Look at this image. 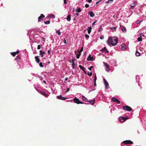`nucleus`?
<instances>
[{
  "label": "nucleus",
  "instance_id": "obj_1",
  "mask_svg": "<svg viewBox=\"0 0 146 146\" xmlns=\"http://www.w3.org/2000/svg\"><path fill=\"white\" fill-rule=\"evenodd\" d=\"M117 41L118 39L117 38L114 37L112 38L111 37L108 38L107 43L109 45H111L113 46H114L117 44Z\"/></svg>",
  "mask_w": 146,
  "mask_h": 146
},
{
  "label": "nucleus",
  "instance_id": "obj_2",
  "mask_svg": "<svg viewBox=\"0 0 146 146\" xmlns=\"http://www.w3.org/2000/svg\"><path fill=\"white\" fill-rule=\"evenodd\" d=\"M123 109L129 111H131L132 110V109L130 107L127 106H123Z\"/></svg>",
  "mask_w": 146,
  "mask_h": 146
},
{
  "label": "nucleus",
  "instance_id": "obj_3",
  "mask_svg": "<svg viewBox=\"0 0 146 146\" xmlns=\"http://www.w3.org/2000/svg\"><path fill=\"white\" fill-rule=\"evenodd\" d=\"M73 100L75 103L78 104H83V102H80L78 99L76 97L73 99Z\"/></svg>",
  "mask_w": 146,
  "mask_h": 146
},
{
  "label": "nucleus",
  "instance_id": "obj_4",
  "mask_svg": "<svg viewBox=\"0 0 146 146\" xmlns=\"http://www.w3.org/2000/svg\"><path fill=\"white\" fill-rule=\"evenodd\" d=\"M104 66L106 67V71L108 72H109L110 70L109 65L106 62H104Z\"/></svg>",
  "mask_w": 146,
  "mask_h": 146
},
{
  "label": "nucleus",
  "instance_id": "obj_5",
  "mask_svg": "<svg viewBox=\"0 0 146 146\" xmlns=\"http://www.w3.org/2000/svg\"><path fill=\"white\" fill-rule=\"evenodd\" d=\"M123 143L125 145L132 144L133 143V142L130 140H126L123 141Z\"/></svg>",
  "mask_w": 146,
  "mask_h": 146
},
{
  "label": "nucleus",
  "instance_id": "obj_6",
  "mask_svg": "<svg viewBox=\"0 0 146 146\" xmlns=\"http://www.w3.org/2000/svg\"><path fill=\"white\" fill-rule=\"evenodd\" d=\"M103 80L104 82V84L106 86V89H108L109 87L108 83L105 78H104Z\"/></svg>",
  "mask_w": 146,
  "mask_h": 146
},
{
  "label": "nucleus",
  "instance_id": "obj_7",
  "mask_svg": "<svg viewBox=\"0 0 146 146\" xmlns=\"http://www.w3.org/2000/svg\"><path fill=\"white\" fill-rule=\"evenodd\" d=\"M45 17L44 15L43 14H41L40 16L38 18V22L42 21L43 19Z\"/></svg>",
  "mask_w": 146,
  "mask_h": 146
},
{
  "label": "nucleus",
  "instance_id": "obj_8",
  "mask_svg": "<svg viewBox=\"0 0 146 146\" xmlns=\"http://www.w3.org/2000/svg\"><path fill=\"white\" fill-rule=\"evenodd\" d=\"M112 101L114 102H116L118 104H119L120 103V102L117 99L113 97L111 99Z\"/></svg>",
  "mask_w": 146,
  "mask_h": 146
},
{
  "label": "nucleus",
  "instance_id": "obj_9",
  "mask_svg": "<svg viewBox=\"0 0 146 146\" xmlns=\"http://www.w3.org/2000/svg\"><path fill=\"white\" fill-rule=\"evenodd\" d=\"M128 119V118H127L126 117H119V120L121 121V122H124L126 120Z\"/></svg>",
  "mask_w": 146,
  "mask_h": 146
},
{
  "label": "nucleus",
  "instance_id": "obj_10",
  "mask_svg": "<svg viewBox=\"0 0 146 146\" xmlns=\"http://www.w3.org/2000/svg\"><path fill=\"white\" fill-rule=\"evenodd\" d=\"M57 98L58 99L62 100H64L65 99H67V98L62 97L61 95H60L58 96H57Z\"/></svg>",
  "mask_w": 146,
  "mask_h": 146
},
{
  "label": "nucleus",
  "instance_id": "obj_11",
  "mask_svg": "<svg viewBox=\"0 0 146 146\" xmlns=\"http://www.w3.org/2000/svg\"><path fill=\"white\" fill-rule=\"evenodd\" d=\"M75 60V58H73L72 60V67L73 69L74 68V66L75 65V64L74 62Z\"/></svg>",
  "mask_w": 146,
  "mask_h": 146
},
{
  "label": "nucleus",
  "instance_id": "obj_12",
  "mask_svg": "<svg viewBox=\"0 0 146 146\" xmlns=\"http://www.w3.org/2000/svg\"><path fill=\"white\" fill-rule=\"evenodd\" d=\"M136 5V2H134L132 4V5H130L131 7L130 8V9H133Z\"/></svg>",
  "mask_w": 146,
  "mask_h": 146
},
{
  "label": "nucleus",
  "instance_id": "obj_13",
  "mask_svg": "<svg viewBox=\"0 0 146 146\" xmlns=\"http://www.w3.org/2000/svg\"><path fill=\"white\" fill-rule=\"evenodd\" d=\"M19 51L18 50L17 52H12L11 53V54H12V56H15L17 54H18L19 53Z\"/></svg>",
  "mask_w": 146,
  "mask_h": 146
},
{
  "label": "nucleus",
  "instance_id": "obj_14",
  "mask_svg": "<svg viewBox=\"0 0 146 146\" xmlns=\"http://www.w3.org/2000/svg\"><path fill=\"white\" fill-rule=\"evenodd\" d=\"M120 28L121 29V30L123 32H126V29L125 28V27H124L122 26H120Z\"/></svg>",
  "mask_w": 146,
  "mask_h": 146
},
{
  "label": "nucleus",
  "instance_id": "obj_15",
  "mask_svg": "<svg viewBox=\"0 0 146 146\" xmlns=\"http://www.w3.org/2000/svg\"><path fill=\"white\" fill-rule=\"evenodd\" d=\"M35 60H36V62L37 63H39L40 62V59L38 57V56H36L35 57Z\"/></svg>",
  "mask_w": 146,
  "mask_h": 146
},
{
  "label": "nucleus",
  "instance_id": "obj_16",
  "mask_svg": "<svg viewBox=\"0 0 146 146\" xmlns=\"http://www.w3.org/2000/svg\"><path fill=\"white\" fill-rule=\"evenodd\" d=\"M102 51L103 52H105L106 53H108L109 52L106 47H104L102 50Z\"/></svg>",
  "mask_w": 146,
  "mask_h": 146
},
{
  "label": "nucleus",
  "instance_id": "obj_17",
  "mask_svg": "<svg viewBox=\"0 0 146 146\" xmlns=\"http://www.w3.org/2000/svg\"><path fill=\"white\" fill-rule=\"evenodd\" d=\"M88 28L87 29V30H88V34H90L91 32V26H90V27H88Z\"/></svg>",
  "mask_w": 146,
  "mask_h": 146
},
{
  "label": "nucleus",
  "instance_id": "obj_18",
  "mask_svg": "<svg viewBox=\"0 0 146 146\" xmlns=\"http://www.w3.org/2000/svg\"><path fill=\"white\" fill-rule=\"evenodd\" d=\"M82 100L85 102H88V99L84 96H83L82 97Z\"/></svg>",
  "mask_w": 146,
  "mask_h": 146
},
{
  "label": "nucleus",
  "instance_id": "obj_19",
  "mask_svg": "<svg viewBox=\"0 0 146 146\" xmlns=\"http://www.w3.org/2000/svg\"><path fill=\"white\" fill-rule=\"evenodd\" d=\"M67 20L68 21H70L71 20V16L69 15L67 16Z\"/></svg>",
  "mask_w": 146,
  "mask_h": 146
},
{
  "label": "nucleus",
  "instance_id": "obj_20",
  "mask_svg": "<svg viewBox=\"0 0 146 146\" xmlns=\"http://www.w3.org/2000/svg\"><path fill=\"white\" fill-rule=\"evenodd\" d=\"M113 0H109L107 1H106L105 3L106 4H110L112 2Z\"/></svg>",
  "mask_w": 146,
  "mask_h": 146
},
{
  "label": "nucleus",
  "instance_id": "obj_21",
  "mask_svg": "<svg viewBox=\"0 0 146 146\" xmlns=\"http://www.w3.org/2000/svg\"><path fill=\"white\" fill-rule=\"evenodd\" d=\"M79 67H80V68L81 69H82L83 71L84 70H86L85 68L83 66H82L81 65H79Z\"/></svg>",
  "mask_w": 146,
  "mask_h": 146
},
{
  "label": "nucleus",
  "instance_id": "obj_22",
  "mask_svg": "<svg viewBox=\"0 0 146 146\" xmlns=\"http://www.w3.org/2000/svg\"><path fill=\"white\" fill-rule=\"evenodd\" d=\"M87 60L88 61L91 60V56L90 54H89V56L87 58Z\"/></svg>",
  "mask_w": 146,
  "mask_h": 146
},
{
  "label": "nucleus",
  "instance_id": "obj_23",
  "mask_svg": "<svg viewBox=\"0 0 146 146\" xmlns=\"http://www.w3.org/2000/svg\"><path fill=\"white\" fill-rule=\"evenodd\" d=\"M135 55L137 56H140V54L138 51H137L135 53Z\"/></svg>",
  "mask_w": 146,
  "mask_h": 146
},
{
  "label": "nucleus",
  "instance_id": "obj_24",
  "mask_svg": "<svg viewBox=\"0 0 146 146\" xmlns=\"http://www.w3.org/2000/svg\"><path fill=\"white\" fill-rule=\"evenodd\" d=\"M110 29L112 30V31H115L116 29V27H115L113 28L110 27Z\"/></svg>",
  "mask_w": 146,
  "mask_h": 146
},
{
  "label": "nucleus",
  "instance_id": "obj_25",
  "mask_svg": "<svg viewBox=\"0 0 146 146\" xmlns=\"http://www.w3.org/2000/svg\"><path fill=\"white\" fill-rule=\"evenodd\" d=\"M137 40L138 42H140V41H142V38H141V37H138L137 38Z\"/></svg>",
  "mask_w": 146,
  "mask_h": 146
},
{
  "label": "nucleus",
  "instance_id": "obj_26",
  "mask_svg": "<svg viewBox=\"0 0 146 146\" xmlns=\"http://www.w3.org/2000/svg\"><path fill=\"white\" fill-rule=\"evenodd\" d=\"M79 53L78 54H76V58L78 59L79 58L80 56V55H81V53H80L79 52Z\"/></svg>",
  "mask_w": 146,
  "mask_h": 146
},
{
  "label": "nucleus",
  "instance_id": "obj_27",
  "mask_svg": "<svg viewBox=\"0 0 146 146\" xmlns=\"http://www.w3.org/2000/svg\"><path fill=\"white\" fill-rule=\"evenodd\" d=\"M76 11L77 12H80L81 11V10L80 9V8H78L77 9H76Z\"/></svg>",
  "mask_w": 146,
  "mask_h": 146
},
{
  "label": "nucleus",
  "instance_id": "obj_28",
  "mask_svg": "<svg viewBox=\"0 0 146 146\" xmlns=\"http://www.w3.org/2000/svg\"><path fill=\"white\" fill-rule=\"evenodd\" d=\"M50 21H46L44 22V23L46 24H50Z\"/></svg>",
  "mask_w": 146,
  "mask_h": 146
},
{
  "label": "nucleus",
  "instance_id": "obj_29",
  "mask_svg": "<svg viewBox=\"0 0 146 146\" xmlns=\"http://www.w3.org/2000/svg\"><path fill=\"white\" fill-rule=\"evenodd\" d=\"M56 33H58V35H60L61 33H60V31H59V30H58L57 31H56Z\"/></svg>",
  "mask_w": 146,
  "mask_h": 146
},
{
  "label": "nucleus",
  "instance_id": "obj_30",
  "mask_svg": "<svg viewBox=\"0 0 146 146\" xmlns=\"http://www.w3.org/2000/svg\"><path fill=\"white\" fill-rule=\"evenodd\" d=\"M39 65L41 67H43L44 66L42 64V63L41 62H40V63L39 64Z\"/></svg>",
  "mask_w": 146,
  "mask_h": 146
},
{
  "label": "nucleus",
  "instance_id": "obj_31",
  "mask_svg": "<svg viewBox=\"0 0 146 146\" xmlns=\"http://www.w3.org/2000/svg\"><path fill=\"white\" fill-rule=\"evenodd\" d=\"M15 59L16 60H20V58L19 56H17L16 57Z\"/></svg>",
  "mask_w": 146,
  "mask_h": 146
},
{
  "label": "nucleus",
  "instance_id": "obj_32",
  "mask_svg": "<svg viewBox=\"0 0 146 146\" xmlns=\"http://www.w3.org/2000/svg\"><path fill=\"white\" fill-rule=\"evenodd\" d=\"M97 22V21L96 20L93 23L92 25V27H93V25H94L95 23Z\"/></svg>",
  "mask_w": 146,
  "mask_h": 146
},
{
  "label": "nucleus",
  "instance_id": "obj_33",
  "mask_svg": "<svg viewBox=\"0 0 146 146\" xmlns=\"http://www.w3.org/2000/svg\"><path fill=\"white\" fill-rule=\"evenodd\" d=\"M83 50V47H82L80 50V51L79 52L81 53V52H82Z\"/></svg>",
  "mask_w": 146,
  "mask_h": 146
},
{
  "label": "nucleus",
  "instance_id": "obj_34",
  "mask_svg": "<svg viewBox=\"0 0 146 146\" xmlns=\"http://www.w3.org/2000/svg\"><path fill=\"white\" fill-rule=\"evenodd\" d=\"M95 101V100L94 99L93 100H92V105H94V104L95 103L94 102Z\"/></svg>",
  "mask_w": 146,
  "mask_h": 146
},
{
  "label": "nucleus",
  "instance_id": "obj_35",
  "mask_svg": "<svg viewBox=\"0 0 146 146\" xmlns=\"http://www.w3.org/2000/svg\"><path fill=\"white\" fill-rule=\"evenodd\" d=\"M85 36L86 38V39H88V38L89 37V36L87 34L85 35Z\"/></svg>",
  "mask_w": 146,
  "mask_h": 146
},
{
  "label": "nucleus",
  "instance_id": "obj_36",
  "mask_svg": "<svg viewBox=\"0 0 146 146\" xmlns=\"http://www.w3.org/2000/svg\"><path fill=\"white\" fill-rule=\"evenodd\" d=\"M85 7L86 8H88L89 7V5L87 4H86L85 5Z\"/></svg>",
  "mask_w": 146,
  "mask_h": 146
},
{
  "label": "nucleus",
  "instance_id": "obj_37",
  "mask_svg": "<svg viewBox=\"0 0 146 146\" xmlns=\"http://www.w3.org/2000/svg\"><path fill=\"white\" fill-rule=\"evenodd\" d=\"M39 52H40L42 53L43 54H45V52L42 51L41 50H40Z\"/></svg>",
  "mask_w": 146,
  "mask_h": 146
},
{
  "label": "nucleus",
  "instance_id": "obj_38",
  "mask_svg": "<svg viewBox=\"0 0 146 146\" xmlns=\"http://www.w3.org/2000/svg\"><path fill=\"white\" fill-rule=\"evenodd\" d=\"M102 26H101L100 27V29L99 30V31H100V32L102 31Z\"/></svg>",
  "mask_w": 146,
  "mask_h": 146
},
{
  "label": "nucleus",
  "instance_id": "obj_39",
  "mask_svg": "<svg viewBox=\"0 0 146 146\" xmlns=\"http://www.w3.org/2000/svg\"><path fill=\"white\" fill-rule=\"evenodd\" d=\"M40 55L41 57H43V54L42 53L40 52Z\"/></svg>",
  "mask_w": 146,
  "mask_h": 146
},
{
  "label": "nucleus",
  "instance_id": "obj_40",
  "mask_svg": "<svg viewBox=\"0 0 146 146\" xmlns=\"http://www.w3.org/2000/svg\"><path fill=\"white\" fill-rule=\"evenodd\" d=\"M41 47L40 45H38L37 47V49H39Z\"/></svg>",
  "mask_w": 146,
  "mask_h": 146
},
{
  "label": "nucleus",
  "instance_id": "obj_41",
  "mask_svg": "<svg viewBox=\"0 0 146 146\" xmlns=\"http://www.w3.org/2000/svg\"><path fill=\"white\" fill-rule=\"evenodd\" d=\"M97 79L96 76H95L94 79V82H96Z\"/></svg>",
  "mask_w": 146,
  "mask_h": 146
},
{
  "label": "nucleus",
  "instance_id": "obj_42",
  "mask_svg": "<svg viewBox=\"0 0 146 146\" xmlns=\"http://www.w3.org/2000/svg\"><path fill=\"white\" fill-rule=\"evenodd\" d=\"M66 0H64V4H67V3H66Z\"/></svg>",
  "mask_w": 146,
  "mask_h": 146
},
{
  "label": "nucleus",
  "instance_id": "obj_43",
  "mask_svg": "<svg viewBox=\"0 0 146 146\" xmlns=\"http://www.w3.org/2000/svg\"><path fill=\"white\" fill-rule=\"evenodd\" d=\"M94 14L93 12H92V17H94Z\"/></svg>",
  "mask_w": 146,
  "mask_h": 146
},
{
  "label": "nucleus",
  "instance_id": "obj_44",
  "mask_svg": "<svg viewBox=\"0 0 146 146\" xmlns=\"http://www.w3.org/2000/svg\"><path fill=\"white\" fill-rule=\"evenodd\" d=\"M64 43H65V44H66V39H64Z\"/></svg>",
  "mask_w": 146,
  "mask_h": 146
},
{
  "label": "nucleus",
  "instance_id": "obj_45",
  "mask_svg": "<svg viewBox=\"0 0 146 146\" xmlns=\"http://www.w3.org/2000/svg\"><path fill=\"white\" fill-rule=\"evenodd\" d=\"M87 74L88 75H90V76H91V72H90V74L89 73V72H88Z\"/></svg>",
  "mask_w": 146,
  "mask_h": 146
},
{
  "label": "nucleus",
  "instance_id": "obj_46",
  "mask_svg": "<svg viewBox=\"0 0 146 146\" xmlns=\"http://www.w3.org/2000/svg\"><path fill=\"white\" fill-rule=\"evenodd\" d=\"M70 90V89L69 88H67V90L66 91V92H69Z\"/></svg>",
  "mask_w": 146,
  "mask_h": 146
},
{
  "label": "nucleus",
  "instance_id": "obj_47",
  "mask_svg": "<svg viewBox=\"0 0 146 146\" xmlns=\"http://www.w3.org/2000/svg\"><path fill=\"white\" fill-rule=\"evenodd\" d=\"M104 38V37L103 36H101L100 37V39H102Z\"/></svg>",
  "mask_w": 146,
  "mask_h": 146
},
{
  "label": "nucleus",
  "instance_id": "obj_48",
  "mask_svg": "<svg viewBox=\"0 0 146 146\" xmlns=\"http://www.w3.org/2000/svg\"><path fill=\"white\" fill-rule=\"evenodd\" d=\"M89 14L90 15V17H91V15H92V14H91V11H90L89 12Z\"/></svg>",
  "mask_w": 146,
  "mask_h": 146
},
{
  "label": "nucleus",
  "instance_id": "obj_49",
  "mask_svg": "<svg viewBox=\"0 0 146 146\" xmlns=\"http://www.w3.org/2000/svg\"><path fill=\"white\" fill-rule=\"evenodd\" d=\"M87 1L88 2L90 3L91 2V0H88Z\"/></svg>",
  "mask_w": 146,
  "mask_h": 146
},
{
  "label": "nucleus",
  "instance_id": "obj_50",
  "mask_svg": "<svg viewBox=\"0 0 146 146\" xmlns=\"http://www.w3.org/2000/svg\"><path fill=\"white\" fill-rule=\"evenodd\" d=\"M83 71L84 72V73L86 74H87V72H86V70H84Z\"/></svg>",
  "mask_w": 146,
  "mask_h": 146
},
{
  "label": "nucleus",
  "instance_id": "obj_51",
  "mask_svg": "<svg viewBox=\"0 0 146 146\" xmlns=\"http://www.w3.org/2000/svg\"><path fill=\"white\" fill-rule=\"evenodd\" d=\"M88 69L90 70H91V66Z\"/></svg>",
  "mask_w": 146,
  "mask_h": 146
},
{
  "label": "nucleus",
  "instance_id": "obj_52",
  "mask_svg": "<svg viewBox=\"0 0 146 146\" xmlns=\"http://www.w3.org/2000/svg\"><path fill=\"white\" fill-rule=\"evenodd\" d=\"M141 22H141L137 21V22H136V23H137V24H139V23H140Z\"/></svg>",
  "mask_w": 146,
  "mask_h": 146
},
{
  "label": "nucleus",
  "instance_id": "obj_53",
  "mask_svg": "<svg viewBox=\"0 0 146 146\" xmlns=\"http://www.w3.org/2000/svg\"><path fill=\"white\" fill-rule=\"evenodd\" d=\"M50 50H48V52L49 54H50Z\"/></svg>",
  "mask_w": 146,
  "mask_h": 146
},
{
  "label": "nucleus",
  "instance_id": "obj_54",
  "mask_svg": "<svg viewBox=\"0 0 146 146\" xmlns=\"http://www.w3.org/2000/svg\"><path fill=\"white\" fill-rule=\"evenodd\" d=\"M94 82V86H96V82Z\"/></svg>",
  "mask_w": 146,
  "mask_h": 146
},
{
  "label": "nucleus",
  "instance_id": "obj_55",
  "mask_svg": "<svg viewBox=\"0 0 146 146\" xmlns=\"http://www.w3.org/2000/svg\"><path fill=\"white\" fill-rule=\"evenodd\" d=\"M52 18H55V16L54 15H52Z\"/></svg>",
  "mask_w": 146,
  "mask_h": 146
},
{
  "label": "nucleus",
  "instance_id": "obj_56",
  "mask_svg": "<svg viewBox=\"0 0 146 146\" xmlns=\"http://www.w3.org/2000/svg\"><path fill=\"white\" fill-rule=\"evenodd\" d=\"M43 82L45 84H46V82L45 81V80H44L43 81Z\"/></svg>",
  "mask_w": 146,
  "mask_h": 146
},
{
  "label": "nucleus",
  "instance_id": "obj_57",
  "mask_svg": "<svg viewBox=\"0 0 146 146\" xmlns=\"http://www.w3.org/2000/svg\"><path fill=\"white\" fill-rule=\"evenodd\" d=\"M100 1H99L98 2H96V4H97Z\"/></svg>",
  "mask_w": 146,
  "mask_h": 146
},
{
  "label": "nucleus",
  "instance_id": "obj_58",
  "mask_svg": "<svg viewBox=\"0 0 146 146\" xmlns=\"http://www.w3.org/2000/svg\"><path fill=\"white\" fill-rule=\"evenodd\" d=\"M122 45H121V47H122V49H123V50L125 48L123 47H122Z\"/></svg>",
  "mask_w": 146,
  "mask_h": 146
},
{
  "label": "nucleus",
  "instance_id": "obj_59",
  "mask_svg": "<svg viewBox=\"0 0 146 146\" xmlns=\"http://www.w3.org/2000/svg\"><path fill=\"white\" fill-rule=\"evenodd\" d=\"M76 15L77 16H78V15H79V14L78 13H76Z\"/></svg>",
  "mask_w": 146,
  "mask_h": 146
},
{
  "label": "nucleus",
  "instance_id": "obj_60",
  "mask_svg": "<svg viewBox=\"0 0 146 146\" xmlns=\"http://www.w3.org/2000/svg\"><path fill=\"white\" fill-rule=\"evenodd\" d=\"M68 79V78H66L65 79V80H67Z\"/></svg>",
  "mask_w": 146,
  "mask_h": 146
},
{
  "label": "nucleus",
  "instance_id": "obj_61",
  "mask_svg": "<svg viewBox=\"0 0 146 146\" xmlns=\"http://www.w3.org/2000/svg\"><path fill=\"white\" fill-rule=\"evenodd\" d=\"M94 60V57L93 56H92V61Z\"/></svg>",
  "mask_w": 146,
  "mask_h": 146
},
{
  "label": "nucleus",
  "instance_id": "obj_62",
  "mask_svg": "<svg viewBox=\"0 0 146 146\" xmlns=\"http://www.w3.org/2000/svg\"><path fill=\"white\" fill-rule=\"evenodd\" d=\"M48 64H50V62H48Z\"/></svg>",
  "mask_w": 146,
  "mask_h": 146
},
{
  "label": "nucleus",
  "instance_id": "obj_63",
  "mask_svg": "<svg viewBox=\"0 0 146 146\" xmlns=\"http://www.w3.org/2000/svg\"><path fill=\"white\" fill-rule=\"evenodd\" d=\"M90 102L91 103V101H90L89 102Z\"/></svg>",
  "mask_w": 146,
  "mask_h": 146
},
{
  "label": "nucleus",
  "instance_id": "obj_64",
  "mask_svg": "<svg viewBox=\"0 0 146 146\" xmlns=\"http://www.w3.org/2000/svg\"><path fill=\"white\" fill-rule=\"evenodd\" d=\"M44 95H45V96H47V95H46V94H45Z\"/></svg>",
  "mask_w": 146,
  "mask_h": 146
}]
</instances>
